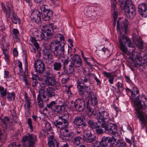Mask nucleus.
<instances>
[{
    "label": "nucleus",
    "mask_w": 147,
    "mask_h": 147,
    "mask_svg": "<svg viewBox=\"0 0 147 147\" xmlns=\"http://www.w3.org/2000/svg\"><path fill=\"white\" fill-rule=\"evenodd\" d=\"M46 48L43 51V55L46 57L49 60H52L53 59V57L52 54H51L50 50L49 48V44L45 46Z\"/></svg>",
    "instance_id": "393cba45"
},
{
    "label": "nucleus",
    "mask_w": 147,
    "mask_h": 147,
    "mask_svg": "<svg viewBox=\"0 0 147 147\" xmlns=\"http://www.w3.org/2000/svg\"><path fill=\"white\" fill-rule=\"evenodd\" d=\"M144 53L143 52H141L138 55V65L140 66H143L144 65H147V54Z\"/></svg>",
    "instance_id": "412c9836"
},
{
    "label": "nucleus",
    "mask_w": 147,
    "mask_h": 147,
    "mask_svg": "<svg viewBox=\"0 0 147 147\" xmlns=\"http://www.w3.org/2000/svg\"><path fill=\"white\" fill-rule=\"evenodd\" d=\"M62 64L61 63L55 62L53 65V69L56 71H59L62 67Z\"/></svg>",
    "instance_id": "72a5a7b5"
},
{
    "label": "nucleus",
    "mask_w": 147,
    "mask_h": 147,
    "mask_svg": "<svg viewBox=\"0 0 147 147\" xmlns=\"http://www.w3.org/2000/svg\"><path fill=\"white\" fill-rule=\"evenodd\" d=\"M104 76H105L107 78H109L112 77V74L111 73H108L106 71H104L103 72Z\"/></svg>",
    "instance_id": "052dcab7"
},
{
    "label": "nucleus",
    "mask_w": 147,
    "mask_h": 147,
    "mask_svg": "<svg viewBox=\"0 0 147 147\" xmlns=\"http://www.w3.org/2000/svg\"><path fill=\"white\" fill-rule=\"evenodd\" d=\"M144 43L141 37L138 36V49L141 50L144 49Z\"/></svg>",
    "instance_id": "f704fd0d"
},
{
    "label": "nucleus",
    "mask_w": 147,
    "mask_h": 147,
    "mask_svg": "<svg viewBox=\"0 0 147 147\" xmlns=\"http://www.w3.org/2000/svg\"><path fill=\"white\" fill-rule=\"evenodd\" d=\"M7 6V9L2 7V9L6 14L7 18L12 19V16L15 13L13 6L11 4L8 3Z\"/></svg>",
    "instance_id": "2eb2a0df"
},
{
    "label": "nucleus",
    "mask_w": 147,
    "mask_h": 147,
    "mask_svg": "<svg viewBox=\"0 0 147 147\" xmlns=\"http://www.w3.org/2000/svg\"><path fill=\"white\" fill-rule=\"evenodd\" d=\"M37 100L38 105L40 108H42L43 106V102L42 100V98L39 96H37Z\"/></svg>",
    "instance_id": "864d4df0"
},
{
    "label": "nucleus",
    "mask_w": 147,
    "mask_h": 147,
    "mask_svg": "<svg viewBox=\"0 0 147 147\" xmlns=\"http://www.w3.org/2000/svg\"><path fill=\"white\" fill-rule=\"evenodd\" d=\"M69 69L67 70L64 69V73L65 74L69 77L72 76L74 74V68L69 65Z\"/></svg>",
    "instance_id": "cd10ccee"
},
{
    "label": "nucleus",
    "mask_w": 147,
    "mask_h": 147,
    "mask_svg": "<svg viewBox=\"0 0 147 147\" xmlns=\"http://www.w3.org/2000/svg\"><path fill=\"white\" fill-rule=\"evenodd\" d=\"M132 65L133 66V68L134 69H137L138 63H137V62L135 63L134 60L133 61V63H132Z\"/></svg>",
    "instance_id": "338daca9"
},
{
    "label": "nucleus",
    "mask_w": 147,
    "mask_h": 147,
    "mask_svg": "<svg viewBox=\"0 0 147 147\" xmlns=\"http://www.w3.org/2000/svg\"><path fill=\"white\" fill-rule=\"evenodd\" d=\"M0 94L3 97L5 96L7 94V89H4V88L2 86H0Z\"/></svg>",
    "instance_id": "8fccbe9b"
},
{
    "label": "nucleus",
    "mask_w": 147,
    "mask_h": 147,
    "mask_svg": "<svg viewBox=\"0 0 147 147\" xmlns=\"http://www.w3.org/2000/svg\"><path fill=\"white\" fill-rule=\"evenodd\" d=\"M64 41L63 36L61 34H57L55 39L49 44V48L55 57L63 56L64 53Z\"/></svg>",
    "instance_id": "f03ea898"
},
{
    "label": "nucleus",
    "mask_w": 147,
    "mask_h": 147,
    "mask_svg": "<svg viewBox=\"0 0 147 147\" xmlns=\"http://www.w3.org/2000/svg\"><path fill=\"white\" fill-rule=\"evenodd\" d=\"M114 144L113 147H126V144L124 142H120V140L114 142Z\"/></svg>",
    "instance_id": "2f4dec72"
},
{
    "label": "nucleus",
    "mask_w": 147,
    "mask_h": 147,
    "mask_svg": "<svg viewBox=\"0 0 147 147\" xmlns=\"http://www.w3.org/2000/svg\"><path fill=\"white\" fill-rule=\"evenodd\" d=\"M109 117V114L105 111L99 112L97 113L96 119L98 122L107 123L105 120L107 119Z\"/></svg>",
    "instance_id": "f3484780"
},
{
    "label": "nucleus",
    "mask_w": 147,
    "mask_h": 147,
    "mask_svg": "<svg viewBox=\"0 0 147 147\" xmlns=\"http://www.w3.org/2000/svg\"><path fill=\"white\" fill-rule=\"evenodd\" d=\"M39 96L41 98L42 96L43 99H45V101H47L49 100L48 98L47 91H46L45 88L42 87L39 90V94L38 96Z\"/></svg>",
    "instance_id": "a878e982"
},
{
    "label": "nucleus",
    "mask_w": 147,
    "mask_h": 147,
    "mask_svg": "<svg viewBox=\"0 0 147 147\" xmlns=\"http://www.w3.org/2000/svg\"><path fill=\"white\" fill-rule=\"evenodd\" d=\"M26 102L27 105V107L28 109H29L31 105V100L29 98L25 100Z\"/></svg>",
    "instance_id": "e2e57ef3"
},
{
    "label": "nucleus",
    "mask_w": 147,
    "mask_h": 147,
    "mask_svg": "<svg viewBox=\"0 0 147 147\" xmlns=\"http://www.w3.org/2000/svg\"><path fill=\"white\" fill-rule=\"evenodd\" d=\"M12 22L15 24H17V23L20 24V20L19 18H18L16 14L15 13L13 14L12 16Z\"/></svg>",
    "instance_id": "49530a36"
},
{
    "label": "nucleus",
    "mask_w": 147,
    "mask_h": 147,
    "mask_svg": "<svg viewBox=\"0 0 147 147\" xmlns=\"http://www.w3.org/2000/svg\"><path fill=\"white\" fill-rule=\"evenodd\" d=\"M116 86L119 89V90L117 92L118 93L122 92L124 89L123 87V84L120 82H118Z\"/></svg>",
    "instance_id": "a18cd8bd"
},
{
    "label": "nucleus",
    "mask_w": 147,
    "mask_h": 147,
    "mask_svg": "<svg viewBox=\"0 0 147 147\" xmlns=\"http://www.w3.org/2000/svg\"><path fill=\"white\" fill-rule=\"evenodd\" d=\"M48 69H47L46 71L45 70L44 73V76L46 77V78H47L50 76L54 75L53 74L51 73V69L49 67H47Z\"/></svg>",
    "instance_id": "ea45409f"
},
{
    "label": "nucleus",
    "mask_w": 147,
    "mask_h": 147,
    "mask_svg": "<svg viewBox=\"0 0 147 147\" xmlns=\"http://www.w3.org/2000/svg\"><path fill=\"white\" fill-rule=\"evenodd\" d=\"M30 17L31 20L33 22L38 24L40 22L41 14L40 11L37 9L34 10L31 13Z\"/></svg>",
    "instance_id": "a211bd4d"
},
{
    "label": "nucleus",
    "mask_w": 147,
    "mask_h": 147,
    "mask_svg": "<svg viewBox=\"0 0 147 147\" xmlns=\"http://www.w3.org/2000/svg\"><path fill=\"white\" fill-rule=\"evenodd\" d=\"M85 106L86 103L84 100L78 99L74 102L73 108L75 111L80 112L84 111Z\"/></svg>",
    "instance_id": "f8f14e48"
},
{
    "label": "nucleus",
    "mask_w": 147,
    "mask_h": 147,
    "mask_svg": "<svg viewBox=\"0 0 147 147\" xmlns=\"http://www.w3.org/2000/svg\"><path fill=\"white\" fill-rule=\"evenodd\" d=\"M83 139L80 136H76L74 137L73 139V143L77 145L78 146L80 144L81 142V140H83Z\"/></svg>",
    "instance_id": "473e14b6"
},
{
    "label": "nucleus",
    "mask_w": 147,
    "mask_h": 147,
    "mask_svg": "<svg viewBox=\"0 0 147 147\" xmlns=\"http://www.w3.org/2000/svg\"><path fill=\"white\" fill-rule=\"evenodd\" d=\"M46 90L47 92L48 98L49 97L52 98L53 97H55V93L53 88L51 87H49L48 88H46Z\"/></svg>",
    "instance_id": "c756f323"
},
{
    "label": "nucleus",
    "mask_w": 147,
    "mask_h": 147,
    "mask_svg": "<svg viewBox=\"0 0 147 147\" xmlns=\"http://www.w3.org/2000/svg\"><path fill=\"white\" fill-rule=\"evenodd\" d=\"M96 97H97L96 93L92 92H89L88 96V100H90Z\"/></svg>",
    "instance_id": "79ce46f5"
},
{
    "label": "nucleus",
    "mask_w": 147,
    "mask_h": 147,
    "mask_svg": "<svg viewBox=\"0 0 147 147\" xmlns=\"http://www.w3.org/2000/svg\"><path fill=\"white\" fill-rule=\"evenodd\" d=\"M77 88L79 95H82L86 92H88V90H91L90 86L82 84V81L78 80L77 82Z\"/></svg>",
    "instance_id": "ddd939ff"
},
{
    "label": "nucleus",
    "mask_w": 147,
    "mask_h": 147,
    "mask_svg": "<svg viewBox=\"0 0 147 147\" xmlns=\"http://www.w3.org/2000/svg\"><path fill=\"white\" fill-rule=\"evenodd\" d=\"M88 102L92 106H94L98 104V102L97 97L88 100Z\"/></svg>",
    "instance_id": "37998d69"
},
{
    "label": "nucleus",
    "mask_w": 147,
    "mask_h": 147,
    "mask_svg": "<svg viewBox=\"0 0 147 147\" xmlns=\"http://www.w3.org/2000/svg\"><path fill=\"white\" fill-rule=\"evenodd\" d=\"M7 98L8 100L9 101H11L14 100L15 98V94L13 92L11 93L7 92Z\"/></svg>",
    "instance_id": "a19ab883"
},
{
    "label": "nucleus",
    "mask_w": 147,
    "mask_h": 147,
    "mask_svg": "<svg viewBox=\"0 0 147 147\" xmlns=\"http://www.w3.org/2000/svg\"><path fill=\"white\" fill-rule=\"evenodd\" d=\"M147 99V94L145 91H143L142 93L138 96V100L139 101L146 102Z\"/></svg>",
    "instance_id": "7c9ffc66"
},
{
    "label": "nucleus",
    "mask_w": 147,
    "mask_h": 147,
    "mask_svg": "<svg viewBox=\"0 0 147 147\" xmlns=\"http://www.w3.org/2000/svg\"><path fill=\"white\" fill-rule=\"evenodd\" d=\"M22 140L23 143V147H34L37 138L36 136L29 134L23 136Z\"/></svg>",
    "instance_id": "1a4fd4ad"
},
{
    "label": "nucleus",
    "mask_w": 147,
    "mask_h": 147,
    "mask_svg": "<svg viewBox=\"0 0 147 147\" xmlns=\"http://www.w3.org/2000/svg\"><path fill=\"white\" fill-rule=\"evenodd\" d=\"M87 122L88 124L89 127L92 128H94L97 124V122H94L93 120L91 119H88L87 120Z\"/></svg>",
    "instance_id": "4c0bfd02"
},
{
    "label": "nucleus",
    "mask_w": 147,
    "mask_h": 147,
    "mask_svg": "<svg viewBox=\"0 0 147 147\" xmlns=\"http://www.w3.org/2000/svg\"><path fill=\"white\" fill-rule=\"evenodd\" d=\"M82 64V59L80 56L78 54H74L71 58V61L69 65L74 67L77 68L81 66Z\"/></svg>",
    "instance_id": "4468645a"
},
{
    "label": "nucleus",
    "mask_w": 147,
    "mask_h": 147,
    "mask_svg": "<svg viewBox=\"0 0 147 147\" xmlns=\"http://www.w3.org/2000/svg\"><path fill=\"white\" fill-rule=\"evenodd\" d=\"M125 46H127V45H125L124 44H120L119 46L120 49L123 53L125 54L128 51V49L125 47Z\"/></svg>",
    "instance_id": "de8ad7c7"
},
{
    "label": "nucleus",
    "mask_w": 147,
    "mask_h": 147,
    "mask_svg": "<svg viewBox=\"0 0 147 147\" xmlns=\"http://www.w3.org/2000/svg\"><path fill=\"white\" fill-rule=\"evenodd\" d=\"M38 84V82L37 79L32 81V85L33 87H35Z\"/></svg>",
    "instance_id": "774afa93"
},
{
    "label": "nucleus",
    "mask_w": 147,
    "mask_h": 147,
    "mask_svg": "<svg viewBox=\"0 0 147 147\" xmlns=\"http://www.w3.org/2000/svg\"><path fill=\"white\" fill-rule=\"evenodd\" d=\"M1 120L2 123L5 126H7V122L9 121V119L7 117H5L3 118H1Z\"/></svg>",
    "instance_id": "603ef678"
},
{
    "label": "nucleus",
    "mask_w": 147,
    "mask_h": 147,
    "mask_svg": "<svg viewBox=\"0 0 147 147\" xmlns=\"http://www.w3.org/2000/svg\"><path fill=\"white\" fill-rule=\"evenodd\" d=\"M138 12L139 14L144 18L147 16V3H143L138 5Z\"/></svg>",
    "instance_id": "aec40b11"
},
{
    "label": "nucleus",
    "mask_w": 147,
    "mask_h": 147,
    "mask_svg": "<svg viewBox=\"0 0 147 147\" xmlns=\"http://www.w3.org/2000/svg\"><path fill=\"white\" fill-rule=\"evenodd\" d=\"M90 75V74H87L86 75L84 78L83 79H82V84H83L89 85L91 84Z\"/></svg>",
    "instance_id": "bb28decb"
},
{
    "label": "nucleus",
    "mask_w": 147,
    "mask_h": 147,
    "mask_svg": "<svg viewBox=\"0 0 147 147\" xmlns=\"http://www.w3.org/2000/svg\"><path fill=\"white\" fill-rule=\"evenodd\" d=\"M57 105L55 101H53L50 102L49 104L47 105V107L48 109H51L52 111L54 110L55 106Z\"/></svg>",
    "instance_id": "c9c22d12"
},
{
    "label": "nucleus",
    "mask_w": 147,
    "mask_h": 147,
    "mask_svg": "<svg viewBox=\"0 0 147 147\" xmlns=\"http://www.w3.org/2000/svg\"><path fill=\"white\" fill-rule=\"evenodd\" d=\"M85 119L84 117L82 115H78L75 117L73 121L74 124L77 127L83 125L86 126Z\"/></svg>",
    "instance_id": "dca6fc26"
},
{
    "label": "nucleus",
    "mask_w": 147,
    "mask_h": 147,
    "mask_svg": "<svg viewBox=\"0 0 147 147\" xmlns=\"http://www.w3.org/2000/svg\"><path fill=\"white\" fill-rule=\"evenodd\" d=\"M34 67L35 71L40 74L43 73L45 69V65L40 59H38L34 62Z\"/></svg>",
    "instance_id": "9b49d317"
},
{
    "label": "nucleus",
    "mask_w": 147,
    "mask_h": 147,
    "mask_svg": "<svg viewBox=\"0 0 147 147\" xmlns=\"http://www.w3.org/2000/svg\"><path fill=\"white\" fill-rule=\"evenodd\" d=\"M30 40L31 42L33 43L34 46L36 48V49H38L39 48V45L38 44L37 42L36 39L32 36L30 37Z\"/></svg>",
    "instance_id": "58836bf2"
},
{
    "label": "nucleus",
    "mask_w": 147,
    "mask_h": 147,
    "mask_svg": "<svg viewBox=\"0 0 147 147\" xmlns=\"http://www.w3.org/2000/svg\"><path fill=\"white\" fill-rule=\"evenodd\" d=\"M54 29H55V28L52 24L46 25L42 28L43 32L38 34V35L36 36V38L38 41H41L42 39L47 40L50 39L54 34Z\"/></svg>",
    "instance_id": "20e7f679"
},
{
    "label": "nucleus",
    "mask_w": 147,
    "mask_h": 147,
    "mask_svg": "<svg viewBox=\"0 0 147 147\" xmlns=\"http://www.w3.org/2000/svg\"><path fill=\"white\" fill-rule=\"evenodd\" d=\"M121 22L117 20V30H119L121 36L119 38L120 44L127 45V46L131 48V51L134 52L135 50V47L134 44L131 42L130 39L128 37L124 35L126 34L129 23L127 20L125 19L122 21L120 25Z\"/></svg>",
    "instance_id": "f257e3e1"
},
{
    "label": "nucleus",
    "mask_w": 147,
    "mask_h": 147,
    "mask_svg": "<svg viewBox=\"0 0 147 147\" xmlns=\"http://www.w3.org/2000/svg\"><path fill=\"white\" fill-rule=\"evenodd\" d=\"M118 16V13L117 12H114V14L113 16V18L114 22L113 24V26L114 27H115L116 25V20Z\"/></svg>",
    "instance_id": "5fc2aeb1"
},
{
    "label": "nucleus",
    "mask_w": 147,
    "mask_h": 147,
    "mask_svg": "<svg viewBox=\"0 0 147 147\" xmlns=\"http://www.w3.org/2000/svg\"><path fill=\"white\" fill-rule=\"evenodd\" d=\"M42 19L45 21H49L51 18L52 14V11H46L41 12Z\"/></svg>",
    "instance_id": "b1692460"
},
{
    "label": "nucleus",
    "mask_w": 147,
    "mask_h": 147,
    "mask_svg": "<svg viewBox=\"0 0 147 147\" xmlns=\"http://www.w3.org/2000/svg\"><path fill=\"white\" fill-rule=\"evenodd\" d=\"M52 86L54 87V89L55 90L59 89L60 88V84L57 82V81H56L55 84L54 85H53Z\"/></svg>",
    "instance_id": "bf43d9fd"
},
{
    "label": "nucleus",
    "mask_w": 147,
    "mask_h": 147,
    "mask_svg": "<svg viewBox=\"0 0 147 147\" xmlns=\"http://www.w3.org/2000/svg\"><path fill=\"white\" fill-rule=\"evenodd\" d=\"M93 12V11L89 9L84 10L85 14L89 17H91L92 16Z\"/></svg>",
    "instance_id": "3c124183"
},
{
    "label": "nucleus",
    "mask_w": 147,
    "mask_h": 147,
    "mask_svg": "<svg viewBox=\"0 0 147 147\" xmlns=\"http://www.w3.org/2000/svg\"><path fill=\"white\" fill-rule=\"evenodd\" d=\"M69 77L67 78H63L61 80V82L63 84H65L69 81Z\"/></svg>",
    "instance_id": "680f3d73"
},
{
    "label": "nucleus",
    "mask_w": 147,
    "mask_h": 147,
    "mask_svg": "<svg viewBox=\"0 0 147 147\" xmlns=\"http://www.w3.org/2000/svg\"><path fill=\"white\" fill-rule=\"evenodd\" d=\"M63 135L64 137L68 138H66V140L69 141L72 139L74 134L73 132H71L67 133H63Z\"/></svg>",
    "instance_id": "e433bc0d"
},
{
    "label": "nucleus",
    "mask_w": 147,
    "mask_h": 147,
    "mask_svg": "<svg viewBox=\"0 0 147 147\" xmlns=\"http://www.w3.org/2000/svg\"><path fill=\"white\" fill-rule=\"evenodd\" d=\"M83 136L84 140L88 143H91L94 141L96 139V136L89 131L87 132Z\"/></svg>",
    "instance_id": "6ab92c4d"
},
{
    "label": "nucleus",
    "mask_w": 147,
    "mask_h": 147,
    "mask_svg": "<svg viewBox=\"0 0 147 147\" xmlns=\"http://www.w3.org/2000/svg\"><path fill=\"white\" fill-rule=\"evenodd\" d=\"M87 113L89 117L91 116L94 113L93 109L88 105L87 106Z\"/></svg>",
    "instance_id": "c03bdc74"
},
{
    "label": "nucleus",
    "mask_w": 147,
    "mask_h": 147,
    "mask_svg": "<svg viewBox=\"0 0 147 147\" xmlns=\"http://www.w3.org/2000/svg\"><path fill=\"white\" fill-rule=\"evenodd\" d=\"M45 84L48 86H52L56 82L55 76V75L50 76L46 78L45 80Z\"/></svg>",
    "instance_id": "4be33fe9"
},
{
    "label": "nucleus",
    "mask_w": 147,
    "mask_h": 147,
    "mask_svg": "<svg viewBox=\"0 0 147 147\" xmlns=\"http://www.w3.org/2000/svg\"><path fill=\"white\" fill-rule=\"evenodd\" d=\"M54 124L57 129L62 130L64 129L65 132L68 133V130L66 129L67 127L69 122L68 120L63 118L62 116H59L58 119L54 121Z\"/></svg>",
    "instance_id": "6e6552de"
},
{
    "label": "nucleus",
    "mask_w": 147,
    "mask_h": 147,
    "mask_svg": "<svg viewBox=\"0 0 147 147\" xmlns=\"http://www.w3.org/2000/svg\"><path fill=\"white\" fill-rule=\"evenodd\" d=\"M116 141V139L113 136H104L100 142L96 141L94 143V147H113L114 142Z\"/></svg>",
    "instance_id": "39448f33"
},
{
    "label": "nucleus",
    "mask_w": 147,
    "mask_h": 147,
    "mask_svg": "<svg viewBox=\"0 0 147 147\" xmlns=\"http://www.w3.org/2000/svg\"><path fill=\"white\" fill-rule=\"evenodd\" d=\"M45 127L47 131H50L51 129V127L50 124L47 122L46 123Z\"/></svg>",
    "instance_id": "13d9d810"
},
{
    "label": "nucleus",
    "mask_w": 147,
    "mask_h": 147,
    "mask_svg": "<svg viewBox=\"0 0 147 147\" xmlns=\"http://www.w3.org/2000/svg\"><path fill=\"white\" fill-rule=\"evenodd\" d=\"M123 9L127 18H133L136 14V10L131 0H127L124 2Z\"/></svg>",
    "instance_id": "0eeeda50"
},
{
    "label": "nucleus",
    "mask_w": 147,
    "mask_h": 147,
    "mask_svg": "<svg viewBox=\"0 0 147 147\" xmlns=\"http://www.w3.org/2000/svg\"><path fill=\"white\" fill-rule=\"evenodd\" d=\"M65 107L64 105H62L61 106L56 105L53 111L59 113L62 111L65 110Z\"/></svg>",
    "instance_id": "c85d7f7f"
},
{
    "label": "nucleus",
    "mask_w": 147,
    "mask_h": 147,
    "mask_svg": "<svg viewBox=\"0 0 147 147\" xmlns=\"http://www.w3.org/2000/svg\"><path fill=\"white\" fill-rule=\"evenodd\" d=\"M94 128L97 134L101 135L108 131L109 134L114 135L115 134L117 127L115 125L112 123L98 121L97 124Z\"/></svg>",
    "instance_id": "7ed1b4c3"
},
{
    "label": "nucleus",
    "mask_w": 147,
    "mask_h": 147,
    "mask_svg": "<svg viewBox=\"0 0 147 147\" xmlns=\"http://www.w3.org/2000/svg\"><path fill=\"white\" fill-rule=\"evenodd\" d=\"M138 94V89L137 88L133 87L131 92V100L133 103V106L136 111V117L138 118V96L136 94Z\"/></svg>",
    "instance_id": "9d476101"
},
{
    "label": "nucleus",
    "mask_w": 147,
    "mask_h": 147,
    "mask_svg": "<svg viewBox=\"0 0 147 147\" xmlns=\"http://www.w3.org/2000/svg\"><path fill=\"white\" fill-rule=\"evenodd\" d=\"M147 108L146 102L138 100V118L142 128L144 127L147 123V120L145 118L144 110Z\"/></svg>",
    "instance_id": "423d86ee"
},
{
    "label": "nucleus",
    "mask_w": 147,
    "mask_h": 147,
    "mask_svg": "<svg viewBox=\"0 0 147 147\" xmlns=\"http://www.w3.org/2000/svg\"><path fill=\"white\" fill-rule=\"evenodd\" d=\"M48 143L49 147H59V143L57 142L53 136H50L48 138Z\"/></svg>",
    "instance_id": "5701e85b"
},
{
    "label": "nucleus",
    "mask_w": 147,
    "mask_h": 147,
    "mask_svg": "<svg viewBox=\"0 0 147 147\" xmlns=\"http://www.w3.org/2000/svg\"><path fill=\"white\" fill-rule=\"evenodd\" d=\"M132 39L133 40L135 43L137 47L138 46L137 43H138V37L137 35L133 34V35Z\"/></svg>",
    "instance_id": "6e6d98bb"
},
{
    "label": "nucleus",
    "mask_w": 147,
    "mask_h": 147,
    "mask_svg": "<svg viewBox=\"0 0 147 147\" xmlns=\"http://www.w3.org/2000/svg\"><path fill=\"white\" fill-rule=\"evenodd\" d=\"M102 51L106 56L108 57L110 56V54H109V51L106 49L105 48H103L102 49Z\"/></svg>",
    "instance_id": "4d7b16f0"
},
{
    "label": "nucleus",
    "mask_w": 147,
    "mask_h": 147,
    "mask_svg": "<svg viewBox=\"0 0 147 147\" xmlns=\"http://www.w3.org/2000/svg\"><path fill=\"white\" fill-rule=\"evenodd\" d=\"M71 61V59H69V57H68L67 59H66L63 62V64L64 66L67 65L69 63V62H70Z\"/></svg>",
    "instance_id": "0e129e2a"
},
{
    "label": "nucleus",
    "mask_w": 147,
    "mask_h": 147,
    "mask_svg": "<svg viewBox=\"0 0 147 147\" xmlns=\"http://www.w3.org/2000/svg\"><path fill=\"white\" fill-rule=\"evenodd\" d=\"M12 32L14 35V38L16 39H18L19 38V32L18 30L16 28H14L12 30Z\"/></svg>",
    "instance_id": "09e8293b"
},
{
    "label": "nucleus",
    "mask_w": 147,
    "mask_h": 147,
    "mask_svg": "<svg viewBox=\"0 0 147 147\" xmlns=\"http://www.w3.org/2000/svg\"><path fill=\"white\" fill-rule=\"evenodd\" d=\"M94 79L96 81L97 83V84L100 86L101 84V82L100 81L99 79L97 77H96L95 76H93Z\"/></svg>",
    "instance_id": "69168bd1"
}]
</instances>
